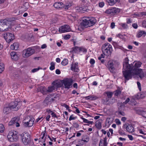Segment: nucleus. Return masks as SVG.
<instances>
[{"label":"nucleus","mask_w":146,"mask_h":146,"mask_svg":"<svg viewBox=\"0 0 146 146\" xmlns=\"http://www.w3.org/2000/svg\"><path fill=\"white\" fill-rule=\"evenodd\" d=\"M87 10L88 8L87 7L84 6H82V10L83 11L82 13H84L86 11H87Z\"/></svg>","instance_id":"obj_45"},{"label":"nucleus","mask_w":146,"mask_h":146,"mask_svg":"<svg viewBox=\"0 0 146 146\" xmlns=\"http://www.w3.org/2000/svg\"><path fill=\"white\" fill-rule=\"evenodd\" d=\"M123 126L124 128L126 129L127 131L129 133H132L135 131L134 128L132 124L128 123L125 124Z\"/></svg>","instance_id":"obj_15"},{"label":"nucleus","mask_w":146,"mask_h":146,"mask_svg":"<svg viewBox=\"0 0 146 146\" xmlns=\"http://www.w3.org/2000/svg\"><path fill=\"white\" fill-rule=\"evenodd\" d=\"M71 6V4L70 3H67L65 5L64 4V7H63L65 9L67 10Z\"/></svg>","instance_id":"obj_39"},{"label":"nucleus","mask_w":146,"mask_h":146,"mask_svg":"<svg viewBox=\"0 0 146 146\" xmlns=\"http://www.w3.org/2000/svg\"><path fill=\"white\" fill-rule=\"evenodd\" d=\"M118 132L120 135H125V132L122 129L119 130L118 131Z\"/></svg>","instance_id":"obj_47"},{"label":"nucleus","mask_w":146,"mask_h":146,"mask_svg":"<svg viewBox=\"0 0 146 146\" xmlns=\"http://www.w3.org/2000/svg\"><path fill=\"white\" fill-rule=\"evenodd\" d=\"M11 110L10 108H9V106L8 107H5L3 109V112L6 114H8Z\"/></svg>","instance_id":"obj_34"},{"label":"nucleus","mask_w":146,"mask_h":146,"mask_svg":"<svg viewBox=\"0 0 146 146\" xmlns=\"http://www.w3.org/2000/svg\"><path fill=\"white\" fill-rule=\"evenodd\" d=\"M89 137L88 136L86 135L82 138L81 140H79V142L83 141L85 143H87L89 141Z\"/></svg>","instance_id":"obj_33"},{"label":"nucleus","mask_w":146,"mask_h":146,"mask_svg":"<svg viewBox=\"0 0 146 146\" xmlns=\"http://www.w3.org/2000/svg\"><path fill=\"white\" fill-rule=\"evenodd\" d=\"M7 137L8 140L9 141L12 142L17 141L19 138L17 132L14 130L10 131Z\"/></svg>","instance_id":"obj_5"},{"label":"nucleus","mask_w":146,"mask_h":146,"mask_svg":"<svg viewBox=\"0 0 146 146\" xmlns=\"http://www.w3.org/2000/svg\"><path fill=\"white\" fill-rule=\"evenodd\" d=\"M87 52V49L83 47H80L79 52H82L86 53Z\"/></svg>","instance_id":"obj_36"},{"label":"nucleus","mask_w":146,"mask_h":146,"mask_svg":"<svg viewBox=\"0 0 146 146\" xmlns=\"http://www.w3.org/2000/svg\"><path fill=\"white\" fill-rule=\"evenodd\" d=\"M50 115H48L46 117V119L47 121H49L50 118Z\"/></svg>","instance_id":"obj_61"},{"label":"nucleus","mask_w":146,"mask_h":146,"mask_svg":"<svg viewBox=\"0 0 146 146\" xmlns=\"http://www.w3.org/2000/svg\"><path fill=\"white\" fill-rule=\"evenodd\" d=\"M10 55L12 59L15 60H17L18 59V56L16 52H12L10 53Z\"/></svg>","instance_id":"obj_30"},{"label":"nucleus","mask_w":146,"mask_h":146,"mask_svg":"<svg viewBox=\"0 0 146 146\" xmlns=\"http://www.w3.org/2000/svg\"><path fill=\"white\" fill-rule=\"evenodd\" d=\"M132 23V21L131 19H127L126 23L127 24H130Z\"/></svg>","instance_id":"obj_62"},{"label":"nucleus","mask_w":146,"mask_h":146,"mask_svg":"<svg viewBox=\"0 0 146 146\" xmlns=\"http://www.w3.org/2000/svg\"><path fill=\"white\" fill-rule=\"evenodd\" d=\"M108 68L111 72H113L115 70L114 62L112 60H110L108 62Z\"/></svg>","instance_id":"obj_16"},{"label":"nucleus","mask_w":146,"mask_h":146,"mask_svg":"<svg viewBox=\"0 0 146 146\" xmlns=\"http://www.w3.org/2000/svg\"><path fill=\"white\" fill-rule=\"evenodd\" d=\"M62 106L65 107L67 110H68L69 108V106H68L65 103L63 104Z\"/></svg>","instance_id":"obj_58"},{"label":"nucleus","mask_w":146,"mask_h":146,"mask_svg":"<svg viewBox=\"0 0 146 146\" xmlns=\"http://www.w3.org/2000/svg\"><path fill=\"white\" fill-rule=\"evenodd\" d=\"M145 97L144 94L141 93H138L136 96L135 98L138 100L142 99Z\"/></svg>","instance_id":"obj_31"},{"label":"nucleus","mask_w":146,"mask_h":146,"mask_svg":"<svg viewBox=\"0 0 146 146\" xmlns=\"http://www.w3.org/2000/svg\"><path fill=\"white\" fill-rule=\"evenodd\" d=\"M142 25L144 27L146 28V19L143 21Z\"/></svg>","instance_id":"obj_57"},{"label":"nucleus","mask_w":146,"mask_h":146,"mask_svg":"<svg viewBox=\"0 0 146 146\" xmlns=\"http://www.w3.org/2000/svg\"><path fill=\"white\" fill-rule=\"evenodd\" d=\"M75 9L76 11L78 12H81L82 13V6L77 7L75 8Z\"/></svg>","instance_id":"obj_38"},{"label":"nucleus","mask_w":146,"mask_h":146,"mask_svg":"<svg viewBox=\"0 0 146 146\" xmlns=\"http://www.w3.org/2000/svg\"><path fill=\"white\" fill-rule=\"evenodd\" d=\"M96 22V20L94 17H90L84 18L81 23L82 25L88 27L94 25Z\"/></svg>","instance_id":"obj_4"},{"label":"nucleus","mask_w":146,"mask_h":146,"mask_svg":"<svg viewBox=\"0 0 146 146\" xmlns=\"http://www.w3.org/2000/svg\"><path fill=\"white\" fill-rule=\"evenodd\" d=\"M61 63L62 65L66 66L68 64V60L67 59L64 58L62 61Z\"/></svg>","instance_id":"obj_40"},{"label":"nucleus","mask_w":146,"mask_h":146,"mask_svg":"<svg viewBox=\"0 0 146 146\" xmlns=\"http://www.w3.org/2000/svg\"><path fill=\"white\" fill-rule=\"evenodd\" d=\"M29 7V3L28 2L24 3L21 8V10L23 12L27 11Z\"/></svg>","instance_id":"obj_25"},{"label":"nucleus","mask_w":146,"mask_h":146,"mask_svg":"<svg viewBox=\"0 0 146 146\" xmlns=\"http://www.w3.org/2000/svg\"><path fill=\"white\" fill-rule=\"evenodd\" d=\"M146 35V33L145 31H139L137 33L136 36L137 38H140L141 36L144 37Z\"/></svg>","instance_id":"obj_28"},{"label":"nucleus","mask_w":146,"mask_h":146,"mask_svg":"<svg viewBox=\"0 0 146 146\" xmlns=\"http://www.w3.org/2000/svg\"><path fill=\"white\" fill-rule=\"evenodd\" d=\"M61 86L62 85L60 82H53L52 84V85L48 87L46 90L47 92L50 93L53 92L55 89H57V88L61 87Z\"/></svg>","instance_id":"obj_9"},{"label":"nucleus","mask_w":146,"mask_h":146,"mask_svg":"<svg viewBox=\"0 0 146 146\" xmlns=\"http://www.w3.org/2000/svg\"><path fill=\"white\" fill-rule=\"evenodd\" d=\"M21 139L23 143L25 145L34 146L33 142L31 140L29 133L24 132L21 135Z\"/></svg>","instance_id":"obj_2"},{"label":"nucleus","mask_w":146,"mask_h":146,"mask_svg":"<svg viewBox=\"0 0 146 146\" xmlns=\"http://www.w3.org/2000/svg\"><path fill=\"white\" fill-rule=\"evenodd\" d=\"M115 122L117 125H119L121 124L120 121L118 119H115Z\"/></svg>","instance_id":"obj_54"},{"label":"nucleus","mask_w":146,"mask_h":146,"mask_svg":"<svg viewBox=\"0 0 146 146\" xmlns=\"http://www.w3.org/2000/svg\"><path fill=\"white\" fill-rule=\"evenodd\" d=\"M3 36L7 42L9 43L15 38L13 34L9 33H6L3 34Z\"/></svg>","instance_id":"obj_12"},{"label":"nucleus","mask_w":146,"mask_h":146,"mask_svg":"<svg viewBox=\"0 0 146 146\" xmlns=\"http://www.w3.org/2000/svg\"><path fill=\"white\" fill-rule=\"evenodd\" d=\"M62 82L65 88L68 89L70 88V86L72 85V82L71 79L67 78L63 80Z\"/></svg>","instance_id":"obj_17"},{"label":"nucleus","mask_w":146,"mask_h":146,"mask_svg":"<svg viewBox=\"0 0 146 146\" xmlns=\"http://www.w3.org/2000/svg\"><path fill=\"white\" fill-rule=\"evenodd\" d=\"M121 92L119 90H117L115 91V96H118L120 94Z\"/></svg>","instance_id":"obj_46"},{"label":"nucleus","mask_w":146,"mask_h":146,"mask_svg":"<svg viewBox=\"0 0 146 146\" xmlns=\"http://www.w3.org/2000/svg\"><path fill=\"white\" fill-rule=\"evenodd\" d=\"M55 63L52 62L50 64V67L49 68L51 70H53L55 69Z\"/></svg>","instance_id":"obj_37"},{"label":"nucleus","mask_w":146,"mask_h":146,"mask_svg":"<svg viewBox=\"0 0 146 146\" xmlns=\"http://www.w3.org/2000/svg\"><path fill=\"white\" fill-rule=\"evenodd\" d=\"M40 69L39 68H34L31 70V72L33 73H34L38 71Z\"/></svg>","instance_id":"obj_51"},{"label":"nucleus","mask_w":146,"mask_h":146,"mask_svg":"<svg viewBox=\"0 0 146 146\" xmlns=\"http://www.w3.org/2000/svg\"><path fill=\"white\" fill-rule=\"evenodd\" d=\"M42 133V135L39 139L38 140L39 142L44 143V142L45 140L46 137H45L46 135V133H45L44 132H43Z\"/></svg>","instance_id":"obj_32"},{"label":"nucleus","mask_w":146,"mask_h":146,"mask_svg":"<svg viewBox=\"0 0 146 146\" xmlns=\"http://www.w3.org/2000/svg\"><path fill=\"white\" fill-rule=\"evenodd\" d=\"M19 45L18 43L15 42L13 44H11L10 46V48L11 50H17L19 47Z\"/></svg>","instance_id":"obj_27"},{"label":"nucleus","mask_w":146,"mask_h":146,"mask_svg":"<svg viewBox=\"0 0 146 146\" xmlns=\"http://www.w3.org/2000/svg\"><path fill=\"white\" fill-rule=\"evenodd\" d=\"M120 25L124 29H127L128 27V25L125 23H121Z\"/></svg>","instance_id":"obj_44"},{"label":"nucleus","mask_w":146,"mask_h":146,"mask_svg":"<svg viewBox=\"0 0 146 146\" xmlns=\"http://www.w3.org/2000/svg\"><path fill=\"white\" fill-rule=\"evenodd\" d=\"M71 29L70 26L68 25L62 26L59 28L58 31L60 33H65L70 31Z\"/></svg>","instance_id":"obj_14"},{"label":"nucleus","mask_w":146,"mask_h":146,"mask_svg":"<svg viewBox=\"0 0 146 146\" xmlns=\"http://www.w3.org/2000/svg\"><path fill=\"white\" fill-rule=\"evenodd\" d=\"M73 126L74 127L76 128H77L79 126V125L76 122L73 123Z\"/></svg>","instance_id":"obj_63"},{"label":"nucleus","mask_w":146,"mask_h":146,"mask_svg":"<svg viewBox=\"0 0 146 146\" xmlns=\"http://www.w3.org/2000/svg\"><path fill=\"white\" fill-rule=\"evenodd\" d=\"M76 15L75 13H72L68 15V18L70 20H73L75 19L76 18Z\"/></svg>","instance_id":"obj_29"},{"label":"nucleus","mask_w":146,"mask_h":146,"mask_svg":"<svg viewBox=\"0 0 146 146\" xmlns=\"http://www.w3.org/2000/svg\"><path fill=\"white\" fill-rule=\"evenodd\" d=\"M130 100V99L129 98H128L124 102H123V104H126L128 103Z\"/></svg>","instance_id":"obj_56"},{"label":"nucleus","mask_w":146,"mask_h":146,"mask_svg":"<svg viewBox=\"0 0 146 146\" xmlns=\"http://www.w3.org/2000/svg\"><path fill=\"white\" fill-rule=\"evenodd\" d=\"M102 51L103 54H101V58L105 57L104 55L108 57L111 54L112 51L111 45L108 43H105L102 47Z\"/></svg>","instance_id":"obj_3"},{"label":"nucleus","mask_w":146,"mask_h":146,"mask_svg":"<svg viewBox=\"0 0 146 146\" xmlns=\"http://www.w3.org/2000/svg\"><path fill=\"white\" fill-rule=\"evenodd\" d=\"M46 111L48 114H51V113L53 112L51 110L49 109H46Z\"/></svg>","instance_id":"obj_53"},{"label":"nucleus","mask_w":146,"mask_h":146,"mask_svg":"<svg viewBox=\"0 0 146 146\" xmlns=\"http://www.w3.org/2000/svg\"><path fill=\"white\" fill-rule=\"evenodd\" d=\"M12 21L10 19L0 20V31H6L11 29Z\"/></svg>","instance_id":"obj_1"},{"label":"nucleus","mask_w":146,"mask_h":146,"mask_svg":"<svg viewBox=\"0 0 146 146\" xmlns=\"http://www.w3.org/2000/svg\"><path fill=\"white\" fill-rule=\"evenodd\" d=\"M35 119L29 116L26 117L23 121L24 125L26 127H31L34 123Z\"/></svg>","instance_id":"obj_8"},{"label":"nucleus","mask_w":146,"mask_h":146,"mask_svg":"<svg viewBox=\"0 0 146 146\" xmlns=\"http://www.w3.org/2000/svg\"><path fill=\"white\" fill-rule=\"evenodd\" d=\"M64 4L61 2L55 3L53 5V6L56 9H61L64 7Z\"/></svg>","instance_id":"obj_22"},{"label":"nucleus","mask_w":146,"mask_h":146,"mask_svg":"<svg viewBox=\"0 0 146 146\" xmlns=\"http://www.w3.org/2000/svg\"><path fill=\"white\" fill-rule=\"evenodd\" d=\"M85 98L87 100H92V96H86L85 97Z\"/></svg>","instance_id":"obj_60"},{"label":"nucleus","mask_w":146,"mask_h":146,"mask_svg":"<svg viewBox=\"0 0 146 146\" xmlns=\"http://www.w3.org/2000/svg\"><path fill=\"white\" fill-rule=\"evenodd\" d=\"M21 104V102L20 101L19 99H15L14 101L11 102L8 106L11 110L15 111H17L20 108L19 106Z\"/></svg>","instance_id":"obj_6"},{"label":"nucleus","mask_w":146,"mask_h":146,"mask_svg":"<svg viewBox=\"0 0 146 146\" xmlns=\"http://www.w3.org/2000/svg\"><path fill=\"white\" fill-rule=\"evenodd\" d=\"M55 97H52V94H50L48 95L44 100L43 103L48 104L49 102H51L54 100Z\"/></svg>","instance_id":"obj_19"},{"label":"nucleus","mask_w":146,"mask_h":146,"mask_svg":"<svg viewBox=\"0 0 146 146\" xmlns=\"http://www.w3.org/2000/svg\"><path fill=\"white\" fill-rule=\"evenodd\" d=\"M123 75L124 78L125 82L131 79L133 76L134 75L133 69H127L125 71H122Z\"/></svg>","instance_id":"obj_7"},{"label":"nucleus","mask_w":146,"mask_h":146,"mask_svg":"<svg viewBox=\"0 0 146 146\" xmlns=\"http://www.w3.org/2000/svg\"><path fill=\"white\" fill-rule=\"evenodd\" d=\"M137 84L139 89V91H141V88L140 83L139 82H137Z\"/></svg>","instance_id":"obj_50"},{"label":"nucleus","mask_w":146,"mask_h":146,"mask_svg":"<svg viewBox=\"0 0 146 146\" xmlns=\"http://www.w3.org/2000/svg\"><path fill=\"white\" fill-rule=\"evenodd\" d=\"M142 64V63L140 61H138L136 62L133 66V65L131 64L130 69H134L133 68L134 67L135 68H137V69H139L138 68L140 67Z\"/></svg>","instance_id":"obj_23"},{"label":"nucleus","mask_w":146,"mask_h":146,"mask_svg":"<svg viewBox=\"0 0 146 146\" xmlns=\"http://www.w3.org/2000/svg\"><path fill=\"white\" fill-rule=\"evenodd\" d=\"M78 62H76L73 63L71 66V70L75 72H78L79 71L78 67Z\"/></svg>","instance_id":"obj_21"},{"label":"nucleus","mask_w":146,"mask_h":146,"mask_svg":"<svg viewBox=\"0 0 146 146\" xmlns=\"http://www.w3.org/2000/svg\"><path fill=\"white\" fill-rule=\"evenodd\" d=\"M134 75H138L141 79H142L145 77V74L141 69H137L133 68Z\"/></svg>","instance_id":"obj_13"},{"label":"nucleus","mask_w":146,"mask_h":146,"mask_svg":"<svg viewBox=\"0 0 146 146\" xmlns=\"http://www.w3.org/2000/svg\"><path fill=\"white\" fill-rule=\"evenodd\" d=\"M132 26L134 29H136L137 28L138 25L137 23H135L132 24Z\"/></svg>","instance_id":"obj_55"},{"label":"nucleus","mask_w":146,"mask_h":146,"mask_svg":"<svg viewBox=\"0 0 146 146\" xmlns=\"http://www.w3.org/2000/svg\"><path fill=\"white\" fill-rule=\"evenodd\" d=\"M129 59L128 58H125L124 59V61L123 62V68L124 69H130L131 68V65L128 63Z\"/></svg>","instance_id":"obj_20"},{"label":"nucleus","mask_w":146,"mask_h":146,"mask_svg":"<svg viewBox=\"0 0 146 146\" xmlns=\"http://www.w3.org/2000/svg\"><path fill=\"white\" fill-rule=\"evenodd\" d=\"M106 94L108 98H106L105 100H102L103 104H108L109 99L112 97L113 93L112 92H106Z\"/></svg>","instance_id":"obj_18"},{"label":"nucleus","mask_w":146,"mask_h":146,"mask_svg":"<svg viewBox=\"0 0 146 146\" xmlns=\"http://www.w3.org/2000/svg\"><path fill=\"white\" fill-rule=\"evenodd\" d=\"M80 47L75 46L73 49V51L75 53L79 52Z\"/></svg>","instance_id":"obj_42"},{"label":"nucleus","mask_w":146,"mask_h":146,"mask_svg":"<svg viewBox=\"0 0 146 146\" xmlns=\"http://www.w3.org/2000/svg\"><path fill=\"white\" fill-rule=\"evenodd\" d=\"M76 118V117L73 116V115H72L70 116L69 120V121H70L72 120H74Z\"/></svg>","instance_id":"obj_48"},{"label":"nucleus","mask_w":146,"mask_h":146,"mask_svg":"<svg viewBox=\"0 0 146 146\" xmlns=\"http://www.w3.org/2000/svg\"><path fill=\"white\" fill-rule=\"evenodd\" d=\"M95 60L93 59H91L90 61V63L91 65L94 64L95 63Z\"/></svg>","instance_id":"obj_52"},{"label":"nucleus","mask_w":146,"mask_h":146,"mask_svg":"<svg viewBox=\"0 0 146 146\" xmlns=\"http://www.w3.org/2000/svg\"><path fill=\"white\" fill-rule=\"evenodd\" d=\"M108 4L110 6L114 5L117 2L119 3L120 0H106Z\"/></svg>","instance_id":"obj_26"},{"label":"nucleus","mask_w":146,"mask_h":146,"mask_svg":"<svg viewBox=\"0 0 146 146\" xmlns=\"http://www.w3.org/2000/svg\"><path fill=\"white\" fill-rule=\"evenodd\" d=\"M50 114L51 115L52 117H57L56 114L53 111Z\"/></svg>","instance_id":"obj_59"},{"label":"nucleus","mask_w":146,"mask_h":146,"mask_svg":"<svg viewBox=\"0 0 146 146\" xmlns=\"http://www.w3.org/2000/svg\"><path fill=\"white\" fill-rule=\"evenodd\" d=\"M121 11L120 9L116 7H112L106 10L105 12L106 13L114 16L119 14Z\"/></svg>","instance_id":"obj_10"},{"label":"nucleus","mask_w":146,"mask_h":146,"mask_svg":"<svg viewBox=\"0 0 146 146\" xmlns=\"http://www.w3.org/2000/svg\"><path fill=\"white\" fill-rule=\"evenodd\" d=\"M35 52V50L29 47L23 50L22 52L23 56L25 58L29 57Z\"/></svg>","instance_id":"obj_11"},{"label":"nucleus","mask_w":146,"mask_h":146,"mask_svg":"<svg viewBox=\"0 0 146 146\" xmlns=\"http://www.w3.org/2000/svg\"><path fill=\"white\" fill-rule=\"evenodd\" d=\"M127 137L130 140L132 141L133 140V138L132 135H127Z\"/></svg>","instance_id":"obj_64"},{"label":"nucleus","mask_w":146,"mask_h":146,"mask_svg":"<svg viewBox=\"0 0 146 146\" xmlns=\"http://www.w3.org/2000/svg\"><path fill=\"white\" fill-rule=\"evenodd\" d=\"M96 127L99 129H100V120H98L96 121L95 123Z\"/></svg>","instance_id":"obj_35"},{"label":"nucleus","mask_w":146,"mask_h":146,"mask_svg":"<svg viewBox=\"0 0 146 146\" xmlns=\"http://www.w3.org/2000/svg\"><path fill=\"white\" fill-rule=\"evenodd\" d=\"M31 38V37L30 36V35H29V34H27L25 36V38L27 40H29Z\"/></svg>","instance_id":"obj_49"},{"label":"nucleus","mask_w":146,"mask_h":146,"mask_svg":"<svg viewBox=\"0 0 146 146\" xmlns=\"http://www.w3.org/2000/svg\"><path fill=\"white\" fill-rule=\"evenodd\" d=\"M19 120V118L17 117H15L13 118L11 121L9 122V125H11L13 124H15L17 122H18Z\"/></svg>","instance_id":"obj_24"},{"label":"nucleus","mask_w":146,"mask_h":146,"mask_svg":"<svg viewBox=\"0 0 146 146\" xmlns=\"http://www.w3.org/2000/svg\"><path fill=\"white\" fill-rule=\"evenodd\" d=\"M4 64L2 63H0V73H1L4 70Z\"/></svg>","instance_id":"obj_41"},{"label":"nucleus","mask_w":146,"mask_h":146,"mask_svg":"<svg viewBox=\"0 0 146 146\" xmlns=\"http://www.w3.org/2000/svg\"><path fill=\"white\" fill-rule=\"evenodd\" d=\"M5 130V127L2 124H0V132L3 133Z\"/></svg>","instance_id":"obj_43"}]
</instances>
